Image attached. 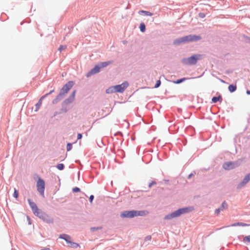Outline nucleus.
Here are the masks:
<instances>
[{
	"label": "nucleus",
	"mask_w": 250,
	"mask_h": 250,
	"mask_svg": "<svg viewBox=\"0 0 250 250\" xmlns=\"http://www.w3.org/2000/svg\"><path fill=\"white\" fill-rule=\"evenodd\" d=\"M37 189L39 192L42 195H44V191L45 189V182L41 178H39L37 182Z\"/></svg>",
	"instance_id": "39448f33"
},
{
	"label": "nucleus",
	"mask_w": 250,
	"mask_h": 250,
	"mask_svg": "<svg viewBox=\"0 0 250 250\" xmlns=\"http://www.w3.org/2000/svg\"><path fill=\"white\" fill-rule=\"evenodd\" d=\"M98 146H100V147H102L101 145H102V144H98Z\"/></svg>",
	"instance_id": "58836bf2"
},
{
	"label": "nucleus",
	"mask_w": 250,
	"mask_h": 250,
	"mask_svg": "<svg viewBox=\"0 0 250 250\" xmlns=\"http://www.w3.org/2000/svg\"><path fill=\"white\" fill-rule=\"evenodd\" d=\"M200 39L201 37L199 36L190 35L175 40L174 41V44H179L182 43H185L188 42L198 41Z\"/></svg>",
	"instance_id": "f03ea898"
},
{
	"label": "nucleus",
	"mask_w": 250,
	"mask_h": 250,
	"mask_svg": "<svg viewBox=\"0 0 250 250\" xmlns=\"http://www.w3.org/2000/svg\"><path fill=\"white\" fill-rule=\"evenodd\" d=\"M100 142H101V144H103V141H101Z\"/></svg>",
	"instance_id": "a18cd8bd"
},
{
	"label": "nucleus",
	"mask_w": 250,
	"mask_h": 250,
	"mask_svg": "<svg viewBox=\"0 0 250 250\" xmlns=\"http://www.w3.org/2000/svg\"><path fill=\"white\" fill-rule=\"evenodd\" d=\"M192 175V174H190L188 175V178H189L190 177H191V176Z\"/></svg>",
	"instance_id": "4c0bfd02"
},
{
	"label": "nucleus",
	"mask_w": 250,
	"mask_h": 250,
	"mask_svg": "<svg viewBox=\"0 0 250 250\" xmlns=\"http://www.w3.org/2000/svg\"><path fill=\"white\" fill-rule=\"evenodd\" d=\"M204 16V14H202V15H201L202 18H203Z\"/></svg>",
	"instance_id": "37998d69"
},
{
	"label": "nucleus",
	"mask_w": 250,
	"mask_h": 250,
	"mask_svg": "<svg viewBox=\"0 0 250 250\" xmlns=\"http://www.w3.org/2000/svg\"><path fill=\"white\" fill-rule=\"evenodd\" d=\"M72 190L74 192H79L80 191V188L77 187H75V188H73Z\"/></svg>",
	"instance_id": "7c9ffc66"
},
{
	"label": "nucleus",
	"mask_w": 250,
	"mask_h": 250,
	"mask_svg": "<svg viewBox=\"0 0 250 250\" xmlns=\"http://www.w3.org/2000/svg\"><path fill=\"white\" fill-rule=\"evenodd\" d=\"M236 165L232 162H227L223 165V167L226 170H229L230 169L235 167Z\"/></svg>",
	"instance_id": "ddd939ff"
},
{
	"label": "nucleus",
	"mask_w": 250,
	"mask_h": 250,
	"mask_svg": "<svg viewBox=\"0 0 250 250\" xmlns=\"http://www.w3.org/2000/svg\"><path fill=\"white\" fill-rule=\"evenodd\" d=\"M194 208L193 207H186L182 208H180L173 212L170 213L165 217V219L169 220L175 217H177L182 214H185L186 213L190 212L193 210Z\"/></svg>",
	"instance_id": "f257e3e1"
},
{
	"label": "nucleus",
	"mask_w": 250,
	"mask_h": 250,
	"mask_svg": "<svg viewBox=\"0 0 250 250\" xmlns=\"http://www.w3.org/2000/svg\"><path fill=\"white\" fill-rule=\"evenodd\" d=\"M156 182L154 181H152L149 184L148 187L149 188H151L153 185H155Z\"/></svg>",
	"instance_id": "2f4dec72"
},
{
	"label": "nucleus",
	"mask_w": 250,
	"mask_h": 250,
	"mask_svg": "<svg viewBox=\"0 0 250 250\" xmlns=\"http://www.w3.org/2000/svg\"><path fill=\"white\" fill-rule=\"evenodd\" d=\"M75 93H76V91L75 90L71 94V95L69 96V97L64 101V103L65 104H69L72 101H74V100L75 99Z\"/></svg>",
	"instance_id": "4468645a"
},
{
	"label": "nucleus",
	"mask_w": 250,
	"mask_h": 250,
	"mask_svg": "<svg viewBox=\"0 0 250 250\" xmlns=\"http://www.w3.org/2000/svg\"><path fill=\"white\" fill-rule=\"evenodd\" d=\"M227 208V204L226 202H223L222 204V207L220 208L221 209V210H223L224 209H225Z\"/></svg>",
	"instance_id": "a878e982"
},
{
	"label": "nucleus",
	"mask_w": 250,
	"mask_h": 250,
	"mask_svg": "<svg viewBox=\"0 0 250 250\" xmlns=\"http://www.w3.org/2000/svg\"><path fill=\"white\" fill-rule=\"evenodd\" d=\"M53 92V90L51 91L49 93H48V94H48V95L49 94H50L51 93H52Z\"/></svg>",
	"instance_id": "c9c22d12"
},
{
	"label": "nucleus",
	"mask_w": 250,
	"mask_h": 250,
	"mask_svg": "<svg viewBox=\"0 0 250 250\" xmlns=\"http://www.w3.org/2000/svg\"><path fill=\"white\" fill-rule=\"evenodd\" d=\"M222 100V97L220 95H219L218 97H213L212 98V101L213 103H215L217 102L218 101H221Z\"/></svg>",
	"instance_id": "aec40b11"
},
{
	"label": "nucleus",
	"mask_w": 250,
	"mask_h": 250,
	"mask_svg": "<svg viewBox=\"0 0 250 250\" xmlns=\"http://www.w3.org/2000/svg\"><path fill=\"white\" fill-rule=\"evenodd\" d=\"M40 218H42L44 221L47 223H51L53 222L52 219L46 214L42 213V211L40 212L39 215H37Z\"/></svg>",
	"instance_id": "9d476101"
},
{
	"label": "nucleus",
	"mask_w": 250,
	"mask_h": 250,
	"mask_svg": "<svg viewBox=\"0 0 250 250\" xmlns=\"http://www.w3.org/2000/svg\"><path fill=\"white\" fill-rule=\"evenodd\" d=\"M28 201L34 214L36 216L39 215L41 211L39 209L36 204L30 199H28Z\"/></svg>",
	"instance_id": "6e6552de"
},
{
	"label": "nucleus",
	"mask_w": 250,
	"mask_h": 250,
	"mask_svg": "<svg viewBox=\"0 0 250 250\" xmlns=\"http://www.w3.org/2000/svg\"><path fill=\"white\" fill-rule=\"evenodd\" d=\"M57 167L59 170H62L64 168V165L62 164H59L57 166Z\"/></svg>",
	"instance_id": "393cba45"
},
{
	"label": "nucleus",
	"mask_w": 250,
	"mask_h": 250,
	"mask_svg": "<svg viewBox=\"0 0 250 250\" xmlns=\"http://www.w3.org/2000/svg\"><path fill=\"white\" fill-rule=\"evenodd\" d=\"M128 86V83L125 82L121 84L114 86L116 92H123Z\"/></svg>",
	"instance_id": "1a4fd4ad"
},
{
	"label": "nucleus",
	"mask_w": 250,
	"mask_h": 250,
	"mask_svg": "<svg viewBox=\"0 0 250 250\" xmlns=\"http://www.w3.org/2000/svg\"><path fill=\"white\" fill-rule=\"evenodd\" d=\"M139 13V14H140V13H144V14H145V15L146 16H151L152 15V13H150V12H149L148 11H144V10L140 11Z\"/></svg>",
	"instance_id": "4be33fe9"
},
{
	"label": "nucleus",
	"mask_w": 250,
	"mask_h": 250,
	"mask_svg": "<svg viewBox=\"0 0 250 250\" xmlns=\"http://www.w3.org/2000/svg\"><path fill=\"white\" fill-rule=\"evenodd\" d=\"M204 16V14H202V15H201L202 18H203Z\"/></svg>",
	"instance_id": "79ce46f5"
},
{
	"label": "nucleus",
	"mask_w": 250,
	"mask_h": 250,
	"mask_svg": "<svg viewBox=\"0 0 250 250\" xmlns=\"http://www.w3.org/2000/svg\"><path fill=\"white\" fill-rule=\"evenodd\" d=\"M250 181V173L247 175L245 178L243 179V181L240 183L238 186L237 188H240L242 187H244L246 184H247Z\"/></svg>",
	"instance_id": "9b49d317"
},
{
	"label": "nucleus",
	"mask_w": 250,
	"mask_h": 250,
	"mask_svg": "<svg viewBox=\"0 0 250 250\" xmlns=\"http://www.w3.org/2000/svg\"><path fill=\"white\" fill-rule=\"evenodd\" d=\"M221 208H218L216 210H215V212L217 214H219L220 211L221 210Z\"/></svg>",
	"instance_id": "72a5a7b5"
},
{
	"label": "nucleus",
	"mask_w": 250,
	"mask_h": 250,
	"mask_svg": "<svg viewBox=\"0 0 250 250\" xmlns=\"http://www.w3.org/2000/svg\"><path fill=\"white\" fill-rule=\"evenodd\" d=\"M101 67L99 65H96L90 71L86 74V77H89L91 75L96 74L100 71Z\"/></svg>",
	"instance_id": "f8f14e48"
},
{
	"label": "nucleus",
	"mask_w": 250,
	"mask_h": 250,
	"mask_svg": "<svg viewBox=\"0 0 250 250\" xmlns=\"http://www.w3.org/2000/svg\"><path fill=\"white\" fill-rule=\"evenodd\" d=\"M243 241L244 243L246 244H248L249 243H250V235L244 237Z\"/></svg>",
	"instance_id": "412c9836"
},
{
	"label": "nucleus",
	"mask_w": 250,
	"mask_h": 250,
	"mask_svg": "<svg viewBox=\"0 0 250 250\" xmlns=\"http://www.w3.org/2000/svg\"><path fill=\"white\" fill-rule=\"evenodd\" d=\"M91 229H92L93 230H95V229H96L94 228H92Z\"/></svg>",
	"instance_id": "a19ab883"
},
{
	"label": "nucleus",
	"mask_w": 250,
	"mask_h": 250,
	"mask_svg": "<svg viewBox=\"0 0 250 250\" xmlns=\"http://www.w3.org/2000/svg\"><path fill=\"white\" fill-rule=\"evenodd\" d=\"M18 195H19L18 191V190L16 189L15 188L14 192V194H13V196L15 198H17L18 197Z\"/></svg>",
	"instance_id": "cd10ccee"
},
{
	"label": "nucleus",
	"mask_w": 250,
	"mask_h": 250,
	"mask_svg": "<svg viewBox=\"0 0 250 250\" xmlns=\"http://www.w3.org/2000/svg\"><path fill=\"white\" fill-rule=\"evenodd\" d=\"M72 148V144L68 143L67 145V150L69 151Z\"/></svg>",
	"instance_id": "c85d7f7f"
},
{
	"label": "nucleus",
	"mask_w": 250,
	"mask_h": 250,
	"mask_svg": "<svg viewBox=\"0 0 250 250\" xmlns=\"http://www.w3.org/2000/svg\"><path fill=\"white\" fill-rule=\"evenodd\" d=\"M228 89L230 92H233L236 90V85L230 84L229 86Z\"/></svg>",
	"instance_id": "6ab92c4d"
},
{
	"label": "nucleus",
	"mask_w": 250,
	"mask_h": 250,
	"mask_svg": "<svg viewBox=\"0 0 250 250\" xmlns=\"http://www.w3.org/2000/svg\"><path fill=\"white\" fill-rule=\"evenodd\" d=\"M160 84H161V81H160V80H158L156 82V84L155 85V88L158 87L160 86Z\"/></svg>",
	"instance_id": "c756f323"
},
{
	"label": "nucleus",
	"mask_w": 250,
	"mask_h": 250,
	"mask_svg": "<svg viewBox=\"0 0 250 250\" xmlns=\"http://www.w3.org/2000/svg\"><path fill=\"white\" fill-rule=\"evenodd\" d=\"M60 238L64 239L66 242L67 243L68 246L72 247V248H76L78 246V244L72 242L71 241V238L69 235L66 234H62L60 236Z\"/></svg>",
	"instance_id": "0eeeda50"
},
{
	"label": "nucleus",
	"mask_w": 250,
	"mask_h": 250,
	"mask_svg": "<svg viewBox=\"0 0 250 250\" xmlns=\"http://www.w3.org/2000/svg\"><path fill=\"white\" fill-rule=\"evenodd\" d=\"M66 48V46L65 45H60L59 48V50L61 52L63 50H64Z\"/></svg>",
	"instance_id": "bb28decb"
},
{
	"label": "nucleus",
	"mask_w": 250,
	"mask_h": 250,
	"mask_svg": "<svg viewBox=\"0 0 250 250\" xmlns=\"http://www.w3.org/2000/svg\"><path fill=\"white\" fill-rule=\"evenodd\" d=\"M204 16V14H202V15H201L202 18H203Z\"/></svg>",
	"instance_id": "c03bdc74"
},
{
	"label": "nucleus",
	"mask_w": 250,
	"mask_h": 250,
	"mask_svg": "<svg viewBox=\"0 0 250 250\" xmlns=\"http://www.w3.org/2000/svg\"><path fill=\"white\" fill-rule=\"evenodd\" d=\"M140 29L141 31L144 32L146 30V26L144 23H141L140 25Z\"/></svg>",
	"instance_id": "5701e85b"
},
{
	"label": "nucleus",
	"mask_w": 250,
	"mask_h": 250,
	"mask_svg": "<svg viewBox=\"0 0 250 250\" xmlns=\"http://www.w3.org/2000/svg\"><path fill=\"white\" fill-rule=\"evenodd\" d=\"M148 213L146 211H125L121 214L122 217L132 218L135 216H145Z\"/></svg>",
	"instance_id": "7ed1b4c3"
},
{
	"label": "nucleus",
	"mask_w": 250,
	"mask_h": 250,
	"mask_svg": "<svg viewBox=\"0 0 250 250\" xmlns=\"http://www.w3.org/2000/svg\"><path fill=\"white\" fill-rule=\"evenodd\" d=\"M247 93L248 94H250V91L248 90L247 91Z\"/></svg>",
	"instance_id": "e433bc0d"
},
{
	"label": "nucleus",
	"mask_w": 250,
	"mask_h": 250,
	"mask_svg": "<svg viewBox=\"0 0 250 250\" xmlns=\"http://www.w3.org/2000/svg\"><path fill=\"white\" fill-rule=\"evenodd\" d=\"M187 79L186 78H182V79H179V80H177V81H174L173 82V83H176V84H178V83H180L183 82H184V81H185Z\"/></svg>",
	"instance_id": "b1692460"
},
{
	"label": "nucleus",
	"mask_w": 250,
	"mask_h": 250,
	"mask_svg": "<svg viewBox=\"0 0 250 250\" xmlns=\"http://www.w3.org/2000/svg\"><path fill=\"white\" fill-rule=\"evenodd\" d=\"M82 137V134H80V133H79V134H78V137H77L78 140H80V139H81Z\"/></svg>",
	"instance_id": "f704fd0d"
},
{
	"label": "nucleus",
	"mask_w": 250,
	"mask_h": 250,
	"mask_svg": "<svg viewBox=\"0 0 250 250\" xmlns=\"http://www.w3.org/2000/svg\"><path fill=\"white\" fill-rule=\"evenodd\" d=\"M74 85V83L72 81H69L66 83L61 89L60 95H62L66 94L68 91Z\"/></svg>",
	"instance_id": "423d86ee"
},
{
	"label": "nucleus",
	"mask_w": 250,
	"mask_h": 250,
	"mask_svg": "<svg viewBox=\"0 0 250 250\" xmlns=\"http://www.w3.org/2000/svg\"><path fill=\"white\" fill-rule=\"evenodd\" d=\"M47 96H48V94H45V95L42 96L40 98L39 102L36 104V111H37L40 108V107L41 106L42 104V100L44 98H45Z\"/></svg>",
	"instance_id": "2eb2a0df"
},
{
	"label": "nucleus",
	"mask_w": 250,
	"mask_h": 250,
	"mask_svg": "<svg viewBox=\"0 0 250 250\" xmlns=\"http://www.w3.org/2000/svg\"><path fill=\"white\" fill-rule=\"evenodd\" d=\"M250 225L245 224L242 222H238L236 223H233L231 225H230V227H236V226H241V227H246L249 226Z\"/></svg>",
	"instance_id": "dca6fc26"
},
{
	"label": "nucleus",
	"mask_w": 250,
	"mask_h": 250,
	"mask_svg": "<svg viewBox=\"0 0 250 250\" xmlns=\"http://www.w3.org/2000/svg\"><path fill=\"white\" fill-rule=\"evenodd\" d=\"M93 199H94V196L92 195H90V196L89 197V200L91 203L92 202Z\"/></svg>",
	"instance_id": "473e14b6"
},
{
	"label": "nucleus",
	"mask_w": 250,
	"mask_h": 250,
	"mask_svg": "<svg viewBox=\"0 0 250 250\" xmlns=\"http://www.w3.org/2000/svg\"><path fill=\"white\" fill-rule=\"evenodd\" d=\"M98 146H100V147H102L101 145H102V144H98Z\"/></svg>",
	"instance_id": "ea45409f"
},
{
	"label": "nucleus",
	"mask_w": 250,
	"mask_h": 250,
	"mask_svg": "<svg viewBox=\"0 0 250 250\" xmlns=\"http://www.w3.org/2000/svg\"><path fill=\"white\" fill-rule=\"evenodd\" d=\"M112 63V61H108L105 62H102L99 63V66L101 68H103L108 66V65L111 64Z\"/></svg>",
	"instance_id": "f3484780"
},
{
	"label": "nucleus",
	"mask_w": 250,
	"mask_h": 250,
	"mask_svg": "<svg viewBox=\"0 0 250 250\" xmlns=\"http://www.w3.org/2000/svg\"><path fill=\"white\" fill-rule=\"evenodd\" d=\"M114 92H116L114 86H111L106 90V93L107 94H110Z\"/></svg>",
	"instance_id": "a211bd4d"
},
{
	"label": "nucleus",
	"mask_w": 250,
	"mask_h": 250,
	"mask_svg": "<svg viewBox=\"0 0 250 250\" xmlns=\"http://www.w3.org/2000/svg\"><path fill=\"white\" fill-rule=\"evenodd\" d=\"M202 58V55H194L188 59L183 60V62L186 64L193 65L195 64L198 60H201Z\"/></svg>",
	"instance_id": "20e7f679"
}]
</instances>
